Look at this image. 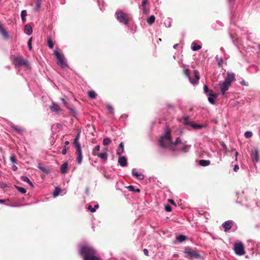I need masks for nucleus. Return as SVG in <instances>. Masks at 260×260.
Returning <instances> with one entry per match:
<instances>
[{
  "label": "nucleus",
  "instance_id": "f257e3e1",
  "mask_svg": "<svg viewBox=\"0 0 260 260\" xmlns=\"http://www.w3.org/2000/svg\"><path fill=\"white\" fill-rule=\"evenodd\" d=\"M80 254L84 260H100L95 256L96 251L89 245L82 246L80 248Z\"/></svg>",
  "mask_w": 260,
  "mask_h": 260
},
{
  "label": "nucleus",
  "instance_id": "f03ea898",
  "mask_svg": "<svg viewBox=\"0 0 260 260\" xmlns=\"http://www.w3.org/2000/svg\"><path fill=\"white\" fill-rule=\"evenodd\" d=\"M189 146L186 142H182L179 137L176 138L175 141L171 145V150L176 151H181L183 152H188Z\"/></svg>",
  "mask_w": 260,
  "mask_h": 260
},
{
  "label": "nucleus",
  "instance_id": "7ed1b4c3",
  "mask_svg": "<svg viewBox=\"0 0 260 260\" xmlns=\"http://www.w3.org/2000/svg\"><path fill=\"white\" fill-rule=\"evenodd\" d=\"M173 143L171 137V131L167 129L165 135L160 137L159 145L163 148H169L171 149V145Z\"/></svg>",
  "mask_w": 260,
  "mask_h": 260
},
{
  "label": "nucleus",
  "instance_id": "20e7f679",
  "mask_svg": "<svg viewBox=\"0 0 260 260\" xmlns=\"http://www.w3.org/2000/svg\"><path fill=\"white\" fill-rule=\"evenodd\" d=\"M116 14L117 20L120 22L125 25L128 23L131 19L128 14L124 13L122 11L117 12Z\"/></svg>",
  "mask_w": 260,
  "mask_h": 260
},
{
  "label": "nucleus",
  "instance_id": "39448f33",
  "mask_svg": "<svg viewBox=\"0 0 260 260\" xmlns=\"http://www.w3.org/2000/svg\"><path fill=\"white\" fill-rule=\"evenodd\" d=\"M54 54L57 59V64L61 68H65L67 67V64L62 54L56 50L54 51Z\"/></svg>",
  "mask_w": 260,
  "mask_h": 260
},
{
  "label": "nucleus",
  "instance_id": "423d86ee",
  "mask_svg": "<svg viewBox=\"0 0 260 260\" xmlns=\"http://www.w3.org/2000/svg\"><path fill=\"white\" fill-rule=\"evenodd\" d=\"M13 64L16 67L24 66L28 68L29 63L27 60L24 59L22 56H18L14 59Z\"/></svg>",
  "mask_w": 260,
  "mask_h": 260
},
{
  "label": "nucleus",
  "instance_id": "0eeeda50",
  "mask_svg": "<svg viewBox=\"0 0 260 260\" xmlns=\"http://www.w3.org/2000/svg\"><path fill=\"white\" fill-rule=\"evenodd\" d=\"M184 253L186 254L185 257L187 258H195L198 259L201 257V255L197 251L189 247L185 249Z\"/></svg>",
  "mask_w": 260,
  "mask_h": 260
},
{
  "label": "nucleus",
  "instance_id": "6e6552de",
  "mask_svg": "<svg viewBox=\"0 0 260 260\" xmlns=\"http://www.w3.org/2000/svg\"><path fill=\"white\" fill-rule=\"evenodd\" d=\"M234 250L236 254L239 255H243L245 253L244 246L242 243H236L234 245Z\"/></svg>",
  "mask_w": 260,
  "mask_h": 260
},
{
  "label": "nucleus",
  "instance_id": "1a4fd4ad",
  "mask_svg": "<svg viewBox=\"0 0 260 260\" xmlns=\"http://www.w3.org/2000/svg\"><path fill=\"white\" fill-rule=\"evenodd\" d=\"M231 84L226 82L225 81H223L222 83L219 84L220 91L222 95H224L226 91L229 89V88L231 86Z\"/></svg>",
  "mask_w": 260,
  "mask_h": 260
},
{
  "label": "nucleus",
  "instance_id": "9d476101",
  "mask_svg": "<svg viewBox=\"0 0 260 260\" xmlns=\"http://www.w3.org/2000/svg\"><path fill=\"white\" fill-rule=\"evenodd\" d=\"M235 80V75L233 73L228 72L226 74V77L224 81L231 85L232 82Z\"/></svg>",
  "mask_w": 260,
  "mask_h": 260
},
{
  "label": "nucleus",
  "instance_id": "9b49d317",
  "mask_svg": "<svg viewBox=\"0 0 260 260\" xmlns=\"http://www.w3.org/2000/svg\"><path fill=\"white\" fill-rule=\"evenodd\" d=\"M92 154L95 156H97L101 159L104 161H106L108 158V154L106 152H103L102 153H98V152H92Z\"/></svg>",
  "mask_w": 260,
  "mask_h": 260
},
{
  "label": "nucleus",
  "instance_id": "f8f14e48",
  "mask_svg": "<svg viewBox=\"0 0 260 260\" xmlns=\"http://www.w3.org/2000/svg\"><path fill=\"white\" fill-rule=\"evenodd\" d=\"M251 158L253 161H255L256 162L259 161V160H260L258 150L257 149H254L252 151Z\"/></svg>",
  "mask_w": 260,
  "mask_h": 260
},
{
  "label": "nucleus",
  "instance_id": "ddd939ff",
  "mask_svg": "<svg viewBox=\"0 0 260 260\" xmlns=\"http://www.w3.org/2000/svg\"><path fill=\"white\" fill-rule=\"evenodd\" d=\"M233 225V222L231 220L225 221L222 224V226L224 229V232H226L230 230Z\"/></svg>",
  "mask_w": 260,
  "mask_h": 260
},
{
  "label": "nucleus",
  "instance_id": "4468645a",
  "mask_svg": "<svg viewBox=\"0 0 260 260\" xmlns=\"http://www.w3.org/2000/svg\"><path fill=\"white\" fill-rule=\"evenodd\" d=\"M50 109L52 112H54L56 113H58L61 111V109L59 106L54 103H53L50 106Z\"/></svg>",
  "mask_w": 260,
  "mask_h": 260
},
{
  "label": "nucleus",
  "instance_id": "2eb2a0df",
  "mask_svg": "<svg viewBox=\"0 0 260 260\" xmlns=\"http://www.w3.org/2000/svg\"><path fill=\"white\" fill-rule=\"evenodd\" d=\"M193 75L196 78V79L192 80L190 78H189V79L192 84H195L198 82V81L200 79V75L199 74L198 71H197V70L193 71Z\"/></svg>",
  "mask_w": 260,
  "mask_h": 260
},
{
  "label": "nucleus",
  "instance_id": "dca6fc26",
  "mask_svg": "<svg viewBox=\"0 0 260 260\" xmlns=\"http://www.w3.org/2000/svg\"><path fill=\"white\" fill-rule=\"evenodd\" d=\"M132 174L134 176L139 180H142L144 178V176L142 174L137 172L135 169L133 170Z\"/></svg>",
  "mask_w": 260,
  "mask_h": 260
},
{
  "label": "nucleus",
  "instance_id": "f3484780",
  "mask_svg": "<svg viewBox=\"0 0 260 260\" xmlns=\"http://www.w3.org/2000/svg\"><path fill=\"white\" fill-rule=\"evenodd\" d=\"M77 161L78 164H81L82 161V154L81 149L76 150Z\"/></svg>",
  "mask_w": 260,
  "mask_h": 260
},
{
  "label": "nucleus",
  "instance_id": "a211bd4d",
  "mask_svg": "<svg viewBox=\"0 0 260 260\" xmlns=\"http://www.w3.org/2000/svg\"><path fill=\"white\" fill-rule=\"evenodd\" d=\"M118 163L122 167L126 166L127 159L125 156H120L118 159Z\"/></svg>",
  "mask_w": 260,
  "mask_h": 260
},
{
  "label": "nucleus",
  "instance_id": "6ab92c4d",
  "mask_svg": "<svg viewBox=\"0 0 260 260\" xmlns=\"http://www.w3.org/2000/svg\"><path fill=\"white\" fill-rule=\"evenodd\" d=\"M204 91L205 93H208V92H209V96H213L214 98H216L217 94L212 93V91L211 90H209L207 85H204Z\"/></svg>",
  "mask_w": 260,
  "mask_h": 260
},
{
  "label": "nucleus",
  "instance_id": "aec40b11",
  "mask_svg": "<svg viewBox=\"0 0 260 260\" xmlns=\"http://www.w3.org/2000/svg\"><path fill=\"white\" fill-rule=\"evenodd\" d=\"M68 162H64L61 166H60V172L62 174H66L67 172L68 171Z\"/></svg>",
  "mask_w": 260,
  "mask_h": 260
},
{
  "label": "nucleus",
  "instance_id": "412c9836",
  "mask_svg": "<svg viewBox=\"0 0 260 260\" xmlns=\"http://www.w3.org/2000/svg\"><path fill=\"white\" fill-rule=\"evenodd\" d=\"M24 31L26 34L30 35L32 34V27L30 25L26 24L24 27Z\"/></svg>",
  "mask_w": 260,
  "mask_h": 260
},
{
  "label": "nucleus",
  "instance_id": "4be33fe9",
  "mask_svg": "<svg viewBox=\"0 0 260 260\" xmlns=\"http://www.w3.org/2000/svg\"><path fill=\"white\" fill-rule=\"evenodd\" d=\"M124 151V145L122 143H121L119 145V147L118 148L117 150V154L118 155H121V154L123 153Z\"/></svg>",
  "mask_w": 260,
  "mask_h": 260
},
{
  "label": "nucleus",
  "instance_id": "5701e85b",
  "mask_svg": "<svg viewBox=\"0 0 260 260\" xmlns=\"http://www.w3.org/2000/svg\"><path fill=\"white\" fill-rule=\"evenodd\" d=\"M87 94L89 98L91 99H94L97 96V94L93 90L88 91Z\"/></svg>",
  "mask_w": 260,
  "mask_h": 260
},
{
  "label": "nucleus",
  "instance_id": "b1692460",
  "mask_svg": "<svg viewBox=\"0 0 260 260\" xmlns=\"http://www.w3.org/2000/svg\"><path fill=\"white\" fill-rule=\"evenodd\" d=\"M210 164V161L209 160L201 159L199 161V164L202 166H207Z\"/></svg>",
  "mask_w": 260,
  "mask_h": 260
},
{
  "label": "nucleus",
  "instance_id": "393cba45",
  "mask_svg": "<svg viewBox=\"0 0 260 260\" xmlns=\"http://www.w3.org/2000/svg\"><path fill=\"white\" fill-rule=\"evenodd\" d=\"M21 180L27 182L31 187H34L33 184L29 179V178L25 176H22L21 177Z\"/></svg>",
  "mask_w": 260,
  "mask_h": 260
},
{
  "label": "nucleus",
  "instance_id": "a878e982",
  "mask_svg": "<svg viewBox=\"0 0 260 260\" xmlns=\"http://www.w3.org/2000/svg\"><path fill=\"white\" fill-rule=\"evenodd\" d=\"M148 1L147 0H143L142 3V7L143 10V13L146 14L147 13L148 10L146 8V5L147 4Z\"/></svg>",
  "mask_w": 260,
  "mask_h": 260
},
{
  "label": "nucleus",
  "instance_id": "bb28decb",
  "mask_svg": "<svg viewBox=\"0 0 260 260\" xmlns=\"http://www.w3.org/2000/svg\"><path fill=\"white\" fill-rule=\"evenodd\" d=\"M74 145L76 148V150H78L79 148V149H81V145L79 142V140H78V138H75L74 141Z\"/></svg>",
  "mask_w": 260,
  "mask_h": 260
},
{
  "label": "nucleus",
  "instance_id": "cd10ccee",
  "mask_svg": "<svg viewBox=\"0 0 260 260\" xmlns=\"http://www.w3.org/2000/svg\"><path fill=\"white\" fill-rule=\"evenodd\" d=\"M155 18L154 15H151L147 20V23L152 25L155 21Z\"/></svg>",
  "mask_w": 260,
  "mask_h": 260
},
{
  "label": "nucleus",
  "instance_id": "c85d7f7f",
  "mask_svg": "<svg viewBox=\"0 0 260 260\" xmlns=\"http://www.w3.org/2000/svg\"><path fill=\"white\" fill-rule=\"evenodd\" d=\"M191 48L193 51H197L201 48V46L198 45L196 43L193 42Z\"/></svg>",
  "mask_w": 260,
  "mask_h": 260
},
{
  "label": "nucleus",
  "instance_id": "c756f323",
  "mask_svg": "<svg viewBox=\"0 0 260 260\" xmlns=\"http://www.w3.org/2000/svg\"><path fill=\"white\" fill-rule=\"evenodd\" d=\"M47 45L50 49L53 48L54 46V43L50 37H47Z\"/></svg>",
  "mask_w": 260,
  "mask_h": 260
},
{
  "label": "nucleus",
  "instance_id": "7c9ffc66",
  "mask_svg": "<svg viewBox=\"0 0 260 260\" xmlns=\"http://www.w3.org/2000/svg\"><path fill=\"white\" fill-rule=\"evenodd\" d=\"M99 206L98 204L95 205L94 207H92L91 206V205H90L88 206V209L90 211V212L93 213V212H95L96 209L99 208Z\"/></svg>",
  "mask_w": 260,
  "mask_h": 260
},
{
  "label": "nucleus",
  "instance_id": "2f4dec72",
  "mask_svg": "<svg viewBox=\"0 0 260 260\" xmlns=\"http://www.w3.org/2000/svg\"><path fill=\"white\" fill-rule=\"evenodd\" d=\"M186 239V237L183 235H180L178 237H176V239L179 242H182L184 241Z\"/></svg>",
  "mask_w": 260,
  "mask_h": 260
},
{
  "label": "nucleus",
  "instance_id": "473e14b6",
  "mask_svg": "<svg viewBox=\"0 0 260 260\" xmlns=\"http://www.w3.org/2000/svg\"><path fill=\"white\" fill-rule=\"evenodd\" d=\"M38 168L41 170L43 172L48 174L49 173L48 170L44 166H43L41 164H39Z\"/></svg>",
  "mask_w": 260,
  "mask_h": 260
},
{
  "label": "nucleus",
  "instance_id": "72a5a7b5",
  "mask_svg": "<svg viewBox=\"0 0 260 260\" xmlns=\"http://www.w3.org/2000/svg\"><path fill=\"white\" fill-rule=\"evenodd\" d=\"M27 15L26 10H22L21 13V19L23 22H25L26 20L25 17Z\"/></svg>",
  "mask_w": 260,
  "mask_h": 260
},
{
  "label": "nucleus",
  "instance_id": "f704fd0d",
  "mask_svg": "<svg viewBox=\"0 0 260 260\" xmlns=\"http://www.w3.org/2000/svg\"><path fill=\"white\" fill-rule=\"evenodd\" d=\"M70 110V113L74 116H76L77 114V112L75 108L74 107H72L71 108H69Z\"/></svg>",
  "mask_w": 260,
  "mask_h": 260
},
{
  "label": "nucleus",
  "instance_id": "c9c22d12",
  "mask_svg": "<svg viewBox=\"0 0 260 260\" xmlns=\"http://www.w3.org/2000/svg\"><path fill=\"white\" fill-rule=\"evenodd\" d=\"M216 60L219 67H221L223 63V60L221 57H216Z\"/></svg>",
  "mask_w": 260,
  "mask_h": 260
},
{
  "label": "nucleus",
  "instance_id": "e433bc0d",
  "mask_svg": "<svg viewBox=\"0 0 260 260\" xmlns=\"http://www.w3.org/2000/svg\"><path fill=\"white\" fill-rule=\"evenodd\" d=\"M184 65L183 66V73L184 75H185L186 77H187L188 78H189V70L187 69H185Z\"/></svg>",
  "mask_w": 260,
  "mask_h": 260
},
{
  "label": "nucleus",
  "instance_id": "4c0bfd02",
  "mask_svg": "<svg viewBox=\"0 0 260 260\" xmlns=\"http://www.w3.org/2000/svg\"><path fill=\"white\" fill-rule=\"evenodd\" d=\"M111 142V140L108 138H104L103 140V145L105 146L108 145Z\"/></svg>",
  "mask_w": 260,
  "mask_h": 260
},
{
  "label": "nucleus",
  "instance_id": "58836bf2",
  "mask_svg": "<svg viewBox=\"0 0 260 260\" xmlns=\"http://www.w3.org/2000/svg\"><path fill=\"white\" fill-rule=\"evenodd\" d=\"M106 107L109 113H110L111 114L114 113V109L111 105L108 104Z\"/></svg>",
  "mask_w": 260,
  "mask_h": 260
},
{
  "label": "nucleus",
  "instance_id": "ea45409f",
  "mask_svg": "<svg viewBox=\"0 0 260 260\" xmlns=\"http://www.w3.org/2000/svg\"><path fill=\"white\" fill-rule=\"evenodd\" d=\"M60 192V189L59 188H56L53 192L54 197H55L57 196L59 194Z\"/></svg>",
  "mask_w": 260,
  "mask_h": 260
},
{
  "label": "nucleus",
  "instance_id": "a19ab883",
  "mask_svg": "<svg viewBox=\"0 0 260 260\" xmlns=\"http://www.w3.org/2000/svg\"><path fill=\"white\" fill-rule=\"evenodd\" d=\"M17 189L22 193H25L26 192V190L25 188L22 187L16 186Z\"/></svg>",
  "mask_w": 260,
  "mask_h": 260
},
{
  "label": "nucleus",
  "instance_id": "79ce46f5",
  "mask_svg": "<svg viewBox=\"0 0 260 260\" xmlns=\"http://www.w3.org/2000/svg\"><path fill=\"white\" fill-rule=\"evenodd\" d=\"M41 0H37L36 2V8L37 10H38L41 6Z\"/></svg>",
  "mask_w": 260,
  "mask_h": 260
},
{
  "label": "nucleus",
  "instance_id": "37998d69",
  "mask_svg": "<svg viewBox=\"0 0 260 260\" xmlns=\"http://www.w3.org/2000/svg\"><path fill=\"white\" fill-rule=\"evenodd\" d=\"M192 127L195 129H200L203 127V126L200 124H191Z\"/></svg>",
  "mask_w": 260,
  "mask_h": 260
},
{
  "label": "nucleus",
  "instance_id": "c03bdc74",
  "mask_svg": "<svg viewBox=\"0 0 260 260\" xmlns=\"http://www.w3.org/2000/svg\"><path fill=\"white\" fill-rule=\"evenodd\" d=\"M252 136V134L251 132H246L244 134V136L246 138H250Z\"/></svg>",
  "mask_w": 260,
  "mask_h": 260
},
{
  "label": "nucleus",
  "instance_id": "a18cd8bd",
  "mask_svg": "<svg viewBox=\"0 0 260 260\" xmlns=\"http://www.w3.org/2000/svg\"><path fill=\"white\" fill-rule=\"evenodd\" d=\"M10 160L13 164H16L17 162V159L14 155H12L10 157Z\"/></svg>",
  "mask_w": 260,
  "mask_h": 260
},
{
  "label": "nucleus",
  "instance_id": "49530a36",
  "mask_svg": "<svg viewBox=\"0 0 260 260\" xmlns=\"http://www.w3.org/2000/svg\"><path fill=\"white\" fill-rule=\"evenodd\" d=\"M12 128L18 133H21L22 132V130L21 128L17 127L16 126H13Z\"/></svg>",
  "mask_w": 260,
  "mask_h": 260
},
{
  "label": "nucleus",
  "instance_id": "de8ad7c7",
  "mask_svg": "<svg viewBox=\"0 0 260 260\" xmlns=\"http://www.w3.org/2000/svg\"><path fill=\"white\" fill-rule=\"evenodd\" d=\"M214 98L213 96H210L208 98V101L212 104H215Z\"/></svg>",
  "mask_w": 260,
  "mask_h": 260
},
{
  "label": "nucleus",
  "instance_id": "09e8293b",
  "mask_svg": "<svg viewBox=\"0 0 260 260\" xmlns=\"http://www.w3.org/2000/svg\"><path fill=\"white\" fill-rule=\"evenodd\" d=\"M31 42H32V38H30L28 41V42H27V44H28V47L29 48V49L30 50H31L32 49V47H31Z\"/></svg>",
  "mask_w": 260,
  "mask_h": 260
},
{
  "label": "nucleus",
  "instance_id": "8fccbe9b",
  "mask_svg": "<svg viewBox=\"0 0 260 260\" xmlns=\"http://www.w3.org/2000/svg\"><path fill=\"white\" fill-rule=\"evenodd\" d=\"M165 208L167 212H171L172 211V208L169 205H166Z\"/></svg>",
  "mask_w": 260,
  "mask_h": 260
},
{
  "label": "nucleus",
  "instance_id": "3c124183",
  "mask_svg": "<svg viewBox=\"0 0 260 260\" xmlns=\"http://www.w3.org/2000/svg\"><path fill=\"white\" fill-rule=\"evenodd\" d=\"M100 145H98L94 148V149L92 150V152H97L98 151H100Z\"/></svg>",
  "mask_w": 260,
  "mask_h": 260
},
{
  "label": "nucleus",
  "instance_id": "603ef678",
  "mask_svg": "<svg viewBox=\"0 0 260 260\" xmlns=\"http://www.w3.org/2000/svg\"><path fill=\"white\" fill-rule=\"evenodd\" d=\"M128 189V190L131 191H135V189L134 186L129 185L127 187H126Z\"/></svg>",
  "mask_w": 260,
  "mask_h": 260
},
{
  "label": "nucleus",
  "instance_id": "864d4df0",
  "mask_svg": "<svg viewBox=\"0 0 260 260\" xmlns=\"http://www.w3.org/2000/svg\"><path fill=\"white\" fill-rule=\"evenodd\" d=\"M188 117H185L184 118V123L186 125H189L190 124V122L188 121Z\"/></svg>",
  "mask_w": 260,
  "mask_h": 260
},
{
  "label": "nucleus",
  "instance_id": "5fc2aeb1",
  "mask_svg": "<svg viewBox=\"0 0 260 260\" xmlns=\"http://www.w3.org/2000/svg\"><path fill=\"white\" fill-rule=\"evenodd\" d=\"M166 106H167V107L168 108H170V109H174V106L172 104H170V103H167Z\"/></svg>",
  "mask_w": 260,
  "mask_h": 260
},
{
  "label": "nucleus",
  "instance_id": "6e6d98bb",
  "mask_svg": "<svg viewBox=\"0 0 260 260\" xmlns=\"http://www.w3.org/2000/svg\"><path fill=\"white\" fill-rule=\"evenodd\" d=\"M239 169V166L238 165H235L234 168V171L235 172H237Z\"/></svg>",
  "mask_w": 260,
  "mask_h": 260
},
{
  "label": "nucleus",
  "instance_id": "4d7b16f0",
  "mask_svg": "<svg viewBox=\"0 0 260 260\" xmlns=\"http://www.w3.org/2000/svg\"><path fill=\"white\" fill-rule=\"evenodd\" d=\"M144 253L145 255L148 256V251L147 249H144L143 250Z\"/></svg>",
  "mask_w": 260,
  "mask_h": 260
},
{
  "label": "nucleus",
  "instance_id": "13d9d810",
  "mask_svg": "<svg viewBox=\"0 0 260 260\" xmlns=\"http://www.w3.org/2000/svg\"><path fill=\"white\" fill-rule=\"evenodd\" d=\"M67 153V149L66 146L63 148V149L62 150V154L64 155Z\"/></svg>",
  "mask_w": 260,
  "mask_h": 260
},
{
  "label": "nucleus",
  "instance_id": "bf43d9fd",
  "mask_svg": "<svg viewBox=\"0 0 260 260\" xmlns=\"http://www.w3.org/2000/svg\"><path fill=\"white\" fill-rule=\"evenodd\" d=\"M168 201H169L170 203H171V204H172L174 205L175 206H176V204H175V203L174 201L173 200H172V199H169V200H168Z\"/></svg>",
  "mask_w": 260,
  "mask_h": 260
},
{
  "label": "nucleus",
  "instance_id": "052dcab7",
  "mask_svg": "<svg viewBox=\"0 0 260 260\" xmlns=\"http://www.w3.org/2000/svg\"><path fill=\"white\" fill-rule=\"evenodd\" d=\"M12 170L13 171H16L17 170V167L15 165H13L12 166Z\"/></svg>",
  "mask_w": 260,
  "mask_h": 260
},
{
  "label": "nucleus",
  "instance_id": "680f3d73",
  "mask_svg": "<svg viewBox=\"0 0 260 260\" xmlns=\"http://www.w3.org/2000/svg\"><path fill=\"white\" fill-rule=\"evenodd\" d=\"M178 44H175V45L173 46V48H174V49H176V48H177V47H178Z\"/></svg>",
  "mask_w": 260,
  "mask_h": 260
},
{
  "label": "nucleus",
  "instance_id": "e2e57ef3",
  "mask_svg": "<svg viewBox=\"0 0 260 260\" xmlns=\"http://www.w3.org/2000/svg\"><path fill=\"white\" fill-rule=\"evenodd\" d=\"M134 192H140V189H139V188H137V189H135V191H134Z\"/></svg>",
  "mask_w": 260,
  "mask_h": 260
},
{
  "label": "nucleus",
  "instance_id": "0e129e2a",
  "mask_svg": "<svg viewBox=\"0 0 260 260\" xmlns=\"http://www.w3.org/2000/svg\"><path fill=\"white\" fill-rule=\"evenodd\" d=\"M5 200H0V203H5Z\"/></svg>",
  "mask_w": 260,
  "mask_h": 260
},
{
  "label": "nucleus",
  "instance_id": "69168bd1",
  "mask_svg": "<svg viewBox=\"0 0 260 260\" xmlns=\"http://www.w3.org/2000/svg\"><path fill=\"white\" fill-rule=\"evenodd\" d=\"M108 151V148H105L103 150V152H107Z\"/></svg>",
  "mask_w": 260,
  "mask_h": 260
},
{
  "label": "nucleus",
  "instance_id": "338daca9",
  "mask_svg": "<svg viewBox=\"0 0 260 260\" xmlns=\"http://www.w3.org/2000/svg\"><path fill=\"white\" fill-rule=\"evenodd\" d=\"M64 144H65V145H69V141H66L65 142Z\"/></svg>",
  "mask_w": 260,
  "mask_h": 260
},
{
  "label": "nucleus",
  "instance_id": "774afa93",
  "mask_svg": "<svg viewBox=\"0 0 260 260\" xmlns=\"http://www.w3.org/2000/svg\"><path fill=\"white\" fill-rule=\"evenodd\" d=\"M80 134H77L75 138H78V140H79Z\"/></svg>",
  "mask_w": 260,
  "mask_h": 260
}]
</instances>
